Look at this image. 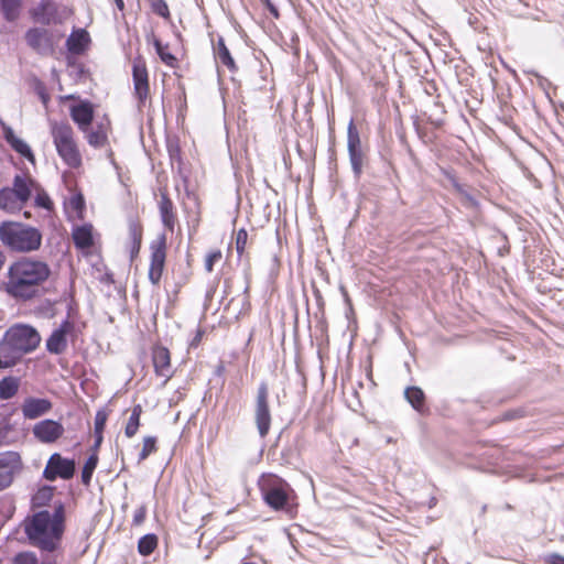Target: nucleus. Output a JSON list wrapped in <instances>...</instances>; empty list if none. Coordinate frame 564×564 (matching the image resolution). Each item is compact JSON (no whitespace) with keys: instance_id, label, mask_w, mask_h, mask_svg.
Instances as JSON below:
<instances>
[{"instance_id":"obj_1","label":"nucleus","mask_w":564,"mask_h":564,"mask_svg":"<svg viewBox=\"0 0 564 564\" xmlns=\"http://www.w3.org/2000/svg\"><path fill=\"white\" fill-rule=\"evenodd\" d=\"M50 275L46 262L23 257L9 267L4 291L17 301H31L42 295L43 284Z\"/></svg>"},{"instance_id":"obj_2","label":"nucleus","mask_w":564,"mask_h":564,"mask_svg":"<svg viewBox=\"0 0 564 564\" xmlns=\"http://www.w3.org/2000/svg\"><path fill=\"white\" fill-rule=\"evenodd\" d=\"M65 530V506L55 501L53 512L41 510L31 517L24 525L30 543L45 552L57 550Z\"/></svg>"},{"instance_id":"obj_3","label":"nucleus","mask_w":564,"mask_h":564,"mask_svg":"<svg viewBox=\"0 0 564 564\" xmlns=\"http://www.w3.org/2000/svg\"><path fill=\"white\" fill-rule=\"evenodd\" d=\"M40 343L41 336L34 327L18 324L6 330L0 340V354L13 367L24 355L35 350Z\"/></svg>"},{"instance_id":"obj_4","label":"nucleus","mask_w":564,"mask_h":564,"mask_svg":"<svg viewBox=\"0 0 564 564\" xmlns=\"http://www.w3.org/2000/svg\"><path fill=\"white\" fill-rule=\"evenodd\" d=\"M0 240L12 251L31 252L40 249L42 234L35 227L4 221L0 225Z\"/></svg>"},{"instance_id":"obj_5","label":"nucleus","mask_w":564,"mask_h":564,"mask_svg":"<svg viewBox=\"0 0 564 564\" xmlns=\"http://www.w3.org/2000/svg\"><path fill=\"white\" fill-rule=\"evenodd\" d=\"M259 489L263 501L275 511L290 513L295 492L283 478L268 474L259 479Z\"/></svg>"},{"instance_id":"obj_6","label":"nucleus","mask_w":564,"mask_h":564,"mask_svg":"<svg viewBox=\"0 0 564 564\" xmlns=\"http://www.w3.org/2000/svg\"><path fill=\"white\" fill-rule=\"evenodd\" d=\"M56 151L63 162L69 167H78L82 156L74 140V131L68 122H55L51 127Z\"/></svg>"},{"instance_id":"obj_7","label":"nucleus","mask_w":564,"mask_h":564,"mask_svg":"<svg viewBox=\"0 0 564 564\" xmlns=\"http://www.w3.org/2000/svg\"><path fill=\"white\" fill-rule=\"evenodd\" d=\"M62 36V33H55L44 26H33L24 33L26 45L37 55L45 57L55 53V46Z\"/></svg>"},{"instance_id":"obj_8","label":"nucleus","mask_w":564,"mask_h":564,"mask_svg":"<svg viewBox=\"0 0 564 564\" xmlns=\"http://www.w3.org/2000/svg\"><path fill=\"white\" fill-rule=\"evenodd\" d=\"M70 15L66 7L53 0H41L30 10V17L42 26L63 24Z\"/></svg>"},{"instance_id":"obj_9","label":"nucleus","mask_w":564,"mask_h":564,"mask_svg":"<svg viewBox=\"0 0 564 564\" xmlns=\"http://www.w3.org/2000/svg\"><path fill=\"white\" fill-rule=\"evenodd\" d=\"M347 151L354 177L359 180L362 175L367 155L361 144L359 131L354 123V119L349 121L347 128Z\"/></svg>"},{"instance_id":"obj_10","label":"nucleus","mask_w":564,"mask_h":564,"mask_svg":"<svg viewBox=\"0 0 564 564\" xmlns=\"http://www.w3.org/2000/svg\"><path fill=\"white\" fill-rule=\"evenodd\" d=\"M254 423L260 437H265L271 427V412L269 408V389L265 381H262L257 390L254 404Z\"/></svg>"},{"instance_id":"obj_11","label":"nucleus","mask_w":564,"mask_h":564,"mask_svg":"<svg viewBox=\"0 0 564 564\" xmlns=\"http://www.w3.org/2000/svg\"><path fill=\"white\" fill-rule=\"evenodd\" d=\"M76 471V463L72 458H65L59 453H53L43 470V477L48 481L57 478L72 479Z\"/></svg>"},{"instance_id":"obj_12","label":"nucleus","mask_w":564,"mask_h":564,"mask_svg":"<svg viewBox=\"0 0 564 564\" xmlns=\"http://www.w3.org/2000/svg\"><path fill=\"white\" fill-rule=\"evenodd\" d=\"M21 469L22 460L18 452L6 451L0 453V491L12 485L15 475Z\"/></svg>"},{"instance_id":"obj_13","label":"nucleus","mask_w":564,"mask_h":564,"mask_svg":"<svg viewBox=\"0 0 564 564\" xmlns=\"http://www.w3.org/2000/svg\"><path fill=\"white\" fill-rule=\"evenodd\" d=\"M64 432L63 424L52 419L39 421L32 427L33 436L43 444L55 443L63 436Z\"/></svg>"},{"instance_id":"obj_14","label":"nucleus","mask_w":564,"mask_h":564,"mask_svg":"<svg viewBox=\"0 0 564 564\" xmlns=\"http://www.w3.org/2000/svg\"><path fill=\"white\" fill-rule=\"evenodd\" d=\"M165 238L164 236L161 237L159 241L151 243V261H150V268H149V280L152 284H159L164 264H165Z\"/></svg>"},{"instance_id":"obj_15","label":"nucleus","mask_w":564,"mask_h":564,"mask_svg":"<svg viewBox=\"0 0 564 564\" xmlns=\"http://www.w3.org/2000/svg\"><path fill=\"white\" fill-rule=\"evenodd\" d=\"M132 78L134 85V94L139 100V105H144L149 95V76L145 63L140 57L133 61Z\"/></svg>"},{"instance_id":"obj_16","label":"nucleus","mask_w":564,"mask_h":564,"mask_svg":"<svg viewBox=\"0 0 564 564\" xmlns=\"http://www.w3.org/2000/svg\"><path fill=\"white\" fill-rule=\"evenodd\" d=\"M53 408V403L47 398L29 397L24 399L21 411L26 420H36L47 414Z\"/></svg>"},{"instance_id":"obj_17","label":"nucleus","mask_w":564,"mask_h":564,"mask_svg":"<svg viewBox=\"0 0 564 564\" xmlns=\"http://www.w3.org/2000/svg\"><path fill=\"white\" fill-rule=\"evenodd\" d=\"M70 117L82 132H88L94 120L93 104L88 100H82L73 105L70 107Z\"/></svg>"},{"instance_id":"obj_18","label":"nucleus","mask_w":564,"mask_h":564,"mask_svg":"<svg viewBox=\"0 0 564 564\" xmlns=\"http://www.w3.org/2000/svg\"><path fill=\"white\" fill-rule=\"evenodd\" d=\"M0 124L3 131V138L7 141V143L22 158L33 162L34 155L30 148V145L23 141L22 139L18 138L13 131V129L8 126L4 121L0 119Z\"/></svg>"},{"instance_id":"obj_19","label":"nucleus","mask_w":564,"mask_h":564,"mask_svg":"<svg viewBox=\"0 0 564 564\" xmlns=\"http://www.w3.org/2000/svg\"><path fill=\"white\" fill-rule=\"evenodd\" d=\"M154 371L160 377H171V356L166 347L156 345L152 349Z\"/></svg>"},{"instance_id":"obj_20","label":"nucleus","mask_w":564,"mask_h":564,"mask_svg":"<svg viewBox=\"0 0 564 564\" xmlns=\"http://www.w3.org/2000/svg\"><path fill=\"white\" fill-rule=\"evenodd\" d=\"M90 44L89 33L85 29H74L66 40V48L70 54L80 55Z\"/></svg>"},{"instance_id":"obj_21","label":"nucleus","mask_w":564,"mask_h":564,"mask_svg":"<svg viewBox=\"0 0 564 564\" xmlns=\"http://www.w3.org/2000/svg\"><path fill=\"white\" fill-rule=\"evenodd\" d=\"M404 398L419 414L425 415L429 413L430 410L425 403L426 397L420 387H408L404 390Z\"/></svg>"},{"instance_id":"obj_22","label":"nucleus","mask_w":564,"mask_h":564,"mask_svg":"<svg viewBox=\"0 0 564 564\" xmlns=\"http://www.w3.org/2000/svg\"><path fill=\"white\" fill-rule=\"evenodd\" d=\"M159 210L163 225L173 230L175 225L174 204L166 193H161Z\"/></svg>"},{"instance_id":"obj_23","label":"nucleus","mask_w":564,"mask_h":564,"mask_svg":"<svg viewBox=\"0 0 564 564\" xmlns=\"http://www.w3.org/2000/svg\"><path fill=\"white\" fill-rule=\"evenodd\" d=\"M214 55L216 61L226 66L230 72H237L238 67L235 63V59L226 46L224 37L221 36L218 37L217 43L214 46Z\"/></svg>"},{"instance_id":"obj_24","label":"nucleus","mask_w":564,"mask_h":564,"mask_svg":"<svg viewBox=\"0 0 564 564\" xmlns=\"http://www.w3.org/2000/svg\"><path fill=\"white\" fill-rule=\"evenodd\" d=\"M31 185H33L31 178L17 174L13 178V187L10 191L21 203H26L31 197Z\"/></svg>"},{"instance_id":"obj_25","label":"nucleus","mask_w":564,"mask_h":564,"mask_svg":"<svg viewBox=\"0 0 564 564\" xmlns=\"http://www.w3.org/2000/svg\"><path fill=\"white\" fill-rule=\"evenodd\" d=\"M73 241L76 248L78 249H88L93 246V226L90 224H85L78 226L73 231Z\"/></svg>"},{"instance_id":"obj_26","label":"nucleus","mask_w":564,"mask_h":564,"mask_svg":"<svg viewBox=\"0 0 564 564\" xmlns=\"http://www.w3.org/2000/svg\"><path fill=\"white\" fill-rule=\"evenodd\" d=\"M84 133L86 134L88 144L94 148H102L108 141L107 124L104 122L97 123L94 129L90 127L88 132Z\"/></svg>"},{"instance_id":"obj_27","label":"nucleus","mask_w":564,"mask_h":564,"mask_svg":"<svg viewBox=\"0 0 564 564\" xmlns=\"http://www.w3.org/2000/svg\"><path fill=\"white\" fill-rule=\"evenodd\" d=\"M3 19L8 22L15 21L21 12L22 0H0Z\"/></svg>"},{"instance_id":"obj_28","label":"nucleus","mask_w":564,"mask_h":564,"mask_svg":"<svg viewBox=\"0 0 564 564\" xmlns=\"http://www.w3.org/2000/svg\"><path fill=\"white\" fill-rule=\"evenodd\" d=\"M20 380L17 377L8 376L0 380V400L13 398L19 390Z\"/></svg>"},{"instance_id":"obj_29","label":"nucleus","mask_w":564,"mask_h":564,"mask_svg":"<svg viewBox=\"0 0 564 564\" xmlns=\"http://www.w3.org/2000/svg\"><path fill=\"white\" fill-rule=\"evenodd\" d=\"M67 348V337L53 330L46 339V350L54 355L63 354Z\"/></svg>"},{"instance_id":"obj_30","label":"nucleus","mask_w":564,"mask_h":564,"mask_svg":"<svg viewBox=\"0 0 564 564\" xmlns=\"http://www.w3.org/2000/svg\"><path fill=\"white\" fill-rule=\"evenodd\" d=\"M129 238H130V257H131V260H133L140 251L141 241H142V230L134 223H131L129 225Z\"/></svg>"},{"instance_id":"obj_31","label":"nucleus","mask_w":564,"mask_h":564,"mask_svg":"<svg viewBox=\"0 0 564 564\" xmlns=\"http://www.w3.org/2000/svg\"><path fill=\"white\" fill-rule=\"evenodd\" d=\"M55 488L48 485L42 486L32 497L33 507H45L53 499Z\"/></svg>"},{"instance_id":"obj_32","label":"nucleus","mask_w":564,"mask_h":564,"mask_svg":"<svg viewBox=\"0 0 564 564\" xmlns=\"http://www.w3.org/2000/svg\"><path fill=\"white\" fill-rule=\"evenodd\" d=\"M142 414V406L141 404H135L133 408H132V411H131V414H130V417L127 422V425H126V429H124V434L127 437H133L137 432H138V429L140 426V416Z\"/></svg>"},{"instance_id":"obj_33","label":"nucleus","mask_w":564,"mask_h":564,"mask_svg":"<svg viewBox=\"0 0 564 564\" xmlns=\"http://www.w3.org/2000/svg\"><path fill=\"white\" fill-rule=\"evenodd\" d=\"M98 465V455L97 453H91L86 459L83 469H82V482L85 486H88L91 481L94 471Z\"/></svg>"},{"instance_id":"obj_34","label":"nucleus","mask_w":564,"mask_h":564,"mask_svg":"<svg viewBox=\"0 0 564 564\" xmlns=\"http://www.w3.org/2000/svg\"><path fill=\"white\" fill-rule=\"evenodd\" d=\"M158 545V538L153 533H148L140 538L138 542V551L141 555L148 556L150 555Z\"/></svg>"},{"instance_id":"obj_35","label":"nucleus","mask_w":564,"mask_h":564,"mask_svg":"<svg viewBox=\"0 0 564 564\" xmlns=\"http://www.w3.org/2000/svg\"><path fill=\"white\" fill-rule=\"evenodd\" d=\"M153 45L160 59L165 65L173 67L176 63V57L167 51V45H163V43L159 39L153 40Z\"/></svg>"},{"instance_id":"obj_36","label":"nucleus","mask_w":564,"mask_h":564,"mask_svg":"<svg viewBox=\"0 0 564 564\" xmlns=\"http://www.w3.org/2000/svg\"><path fill=\"white\" fill-rule=\"evenodd\" d=\"M156 451V437L145 436L143 440V447L139 454L138 462L147 459L152 453Z\"/></svg>"},{"instance_id":"obj_37","label":"nucleus","mask_w":564,"mask_h":564,"mask_svg":"<svg viewBox=\"0 0 564 564\" xmlns=\"http://www.w3.org/2000/svg\"><path fill=\"white\" fill-rule=\"evenodd\" d=\"M151 10L163 19L170 18V10L165 0H148Z\"/></svg>"},{"instance_id":"obj_38","label":"nucleus","mask_w":564,"mask_h":564,"mask_svg":"<svg viewBox=\"0 0 564 564\" xmlns=\"http://www.w3.org/2000/svg\"><path fill=\"white\" fill-rule=\"evenodd\" d=\"M14 564H41L35 553L20 552L13 558Z\"/></svg>"},{"instance_id":"obj_39","label":"nucleus","mask_w":564,"mask_h":564,"mask_svg":"<svg viewBox=\"0 0 564 564\" xmlns=\"http://www.w3.org/2000/svg\"><path fill=\"white\" fill-rule=\"evenodd\" d=\"M247 240H248L247 230L245 228L239 229L236 235V250H237L239 258L245 252Z\"/></svg>"},{"instance_id":"obj_40","label":"nucleus","mask_w":564,"mask_h":564,"mask_svg":"<svg viewBox=\"0 0 564 564\" xmlns=\"http://www.w3.org/2000/svg\"><path fill=\"white\" fill-rule=\"evenodd\" d=\"M70 302H73V300ZM72 308H73L72 303H69L67 317L64 321H62V323L59 324V326L56 329H54L55 332H57L66 337L74 329V324L69 321Z\"/></svg>"},{"instance_id":"obj_41","label":"nucleus","mask_w":564,"mask_h":564,"mask_svg":"<svg viewBox=\"0 0 564 564\" xmlns=\"http://www.w3.org/2000/svg\"><path fill=\"white\" fill-rule=\"evenodd\" d=\"M221 259V251L220 250H214L210 251L205 259V270L207 272H212L214 269V264L218 262Z\"/></svg>"},{"instance_id":"obj_42","label":"nucleus","mask_w":564,"mask_h":564,"mask_svg":"<svg viewBox=\"0 0 564 564\" xmlns=\"http://www.w3.org/2000/svg\"><path fill=\"white\" fill-rule=\"evenodd\" d=\"M107 421V413L104 410L97 411L95 415V434H102Z\"/></svg>"},{"instance_id":"obj_43","label":"nucleus","mask_w":564,"mask_h":564,"mask_svg":"<svg viewBox=\"0 0 564 564\" xmlns=\"http://www.w3.org/2000/svg\"><path fill=\"white\" fill-rule=\"evenodd\" d=\"M145 516H147V507L144 505H142L134 511L133 519H132V525H135V527L141 525L145 520Z\"/></svg>"},{"instance_id":"obj_44","label":"nucleus","mask_w":564,"mask_h":564,"mask_svg":"<svg viewBox=\"0 0 564 564\" xmlns=\"http://www.w3.org/2000/svg\"><path fill=\"white\" fill-rule=\"evenodd\" d=\"M35 205L44 209H51L52 200L46 193H40L35 196Z\"/></svg>"},{"instance_id":"obj_45","label":"nucleus","mask_w":564,"mask_h":564,"mask_svg":"<svg viewBox=\"0 0 564 564\" xmlns=\"http://www.w3.org/2000/svg\"><path fill=\"white\" fill-rule=\"evenodd\" d=\"M454 187L459 194L464 196L469 206L476 207L478 205L476 198L471 196L469 193H467L459 183L455 182Z\"/></svg>"},{"instance_id":"obj_46","label":"nucleus","mask_w":564,"mask_h":564,"mask_svg":"<svg viewBox=\"0 0 564 564\" xmlns=\"http://www.w3.org/2000/svg\"><path fill=\"white\" fill-rule=\"evenodd\" d=\"M12 192L9 188H3L0 191V206L2 208H7L9 203L12 200Z\"/></svg>"},{"instance_id":"obj_47","label":"nucleus","mask_w":564,"mask_h":564,"mask_svg":"<svg viewBox=\"0 0 564 564\" xmlns=\"http://www.w3.org/2000/svg\"><path fill=\"white\" fill-rule=\"evenodd\" d=\"M70 205L76 210H82L85 207V200L84 197L78 194L70 198Z\"/></svg>"},{"instance_id":"obj_48","label":"nucleus","mask_w":564,"mask_h":564,"mask_svg":"<svg viewBox=\"0 0 564 564\" xmlns=\"http://www.w3.org/2000/svg\"><path fill=\"white\" fill-rule=\"evenodd\" d=\"M549 563L550 564H564V556L553 553L549 555Z\"/></svg>"},{"instance_id":"obj_49","label":"nucleus","mask_w":564,"mask_h":564,"mask_svg":"<svg viewBox=\"0 0 564 564\" xmlns=\"http://www.w3.org/2000/svg\"><path fill=\"white\" fill-rule=\"evenodd\" d=\"M263 2L265 3V7L269 10V12L274 18H279V10H278V8L270 0H263Z\"/></svg>"},{"instance_id":"obj_50","label":"nucleus","mask_w":564,"mask_h":564,"mask_svg":"<svg viewBox=\"0 0 564 564\" xmlns=\"http://www.w3.org/2000/svg\"><path fill=\"white\" fill-rule=\"evenodd\" d=\"M521 18L531 19L533 21H544L546 18L545 12H540L539 14H528V15H520Z\"/></svg>"},{"instance_id":"obj_51","label":"nucleus","mask_w":564,"mask_h":564,"mask_svg":"<svg viewBox=\"0 0 564 564\" xmlns=\"http://www.w3.org/2000/svg\"><path fill=\"white\" fill-rule=\"evenodd\" d=\"M102 434H95V443H94V446H93V449L96 452L98 449V447L101 445L102 443Z\"/></svg>"},{"instance_id":"obj_52","label":"nucleus","mask_w":564,"mask_h":564,"mask_svg":"<svg viewBox=\"0 0 564 564\" xmlns=\"http://www.w3.org/2000/svg\"><path fill=\"white\" fill-rule=\"evenodd\" d=\"M9 361L0 354V369L10 368L11 365H7Z\"/></svg>"},{"instance_id":"obj_53","label":"nucleus","mask_w":564,"mask_h":564,"mask_svg":"<svg viewBox=\"0 0 564 564\" xmlns=\"http://www.w3.org/2000/svg\"><path fill=\"white\" fill-rule=\"evenodd\" d=\"M113 1L116 3V7L118 8V10H120V11L124 10V2H123V0H113Z\"/></svg>"},{"instance_id":"obj_54","label":"nucleus","mask_w":564,"mask_h":564,"mask_svg":"<svg viewBox=\"0 0 564 564\" xmlns=\"http://www.w3.org/2000/svg\"><path fill=\"white\" fill-rule=\"evenodd\" d=\"M6 261V257L2 251H0V270L2 269Z\"/></svg>"},{"instance_id":"obj_55","label":"nucleus","mask_w":564,"mask_h":564,"mask_svg":"<svg viewBox=\"0 0 564 564\" xmlns=\"http://www.w3.org/2000/svg\"><path fill=\"white\" fill-rule=\"evenodd\" d=\"M512 417H514L512 414H510V413L506 414V419H512Z\"/></svg>"}]
</instances>
